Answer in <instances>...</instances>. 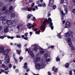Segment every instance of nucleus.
<instances>
[{"mask_svg":"<svg viewBox=\"0 0 75 75\" xmlns=\"http://www.w3.org/2000/svg\"><path fill=\"white\" fill-rule=\"evenodd\" d=\"M52 22V20L50 18H48V20L47 19L45 20V21L43 22V25H42L40 28V29L42 30V32H44L45 30V26L46 25V24L47 23V25L49 24V27H50L51 30L54 29V26H53V24Z\"/></svg>","mask_w":75,"mask_h":75,"instance_id":"nucleus-1","label":"nucleus"},{"mask_svg":"<svg viewBox=\"0 0 75 75\" xmlns=\"http://www.w3.org/2000/svg\"><path fill=\"white\" fill-rule=\"evenodd\" d=\"M5 25H6L5 26L4 31L5 33H6L9 31L8 28V27H9V25H11L12 26H16V25H17V21H15V20L8 21L7 22V23H6Z\"/></svg>","mask_w":75,"mask_h":75,"instance_id":"nucleus-2","label":"nucleus"},{"mask_svg":"<svg viewBox=\"0 0 75 75\" xmlns=\"http://www.w3.org/2000/svg\"><path fill=\"white\" fill-rule=\"evenodd\" d=\"M46 65V63L44 62H41V64L38 63L36 64L35 68L37 70H39L40 69L44 68Z\"/></svg>","mask_w":75,"mask_h":75,"instance_id":"nucleus-3","label":"nucleus"},{"mask_svg":"<svg viewBox=\"0 0 75 75\" xmlns=\"http://www.w3.org/2000/svg\"><path fill=\"white\" fill-rule=\"evenodd\" d=\"M74 34V33L73 32L71 31H69V32H67L64 35L65 36L66 39V41H67V40L68 39V40H71V39L70 38H71V39H73V35Z\"/></svg>","mask_w":75,"mask_h":75,"instance_id":"nucleus-4","label":"nucleus"},{"mask_svg":"<svg viewBox=\"0 0 75 75\" xmlns=\"http://www.w3.org/2000/svg\"><path fill=\"white\" fill-rule=\"evenodd\" d=\"M13 7L11 6L9 8V11L7 9L4 13L7 15H9L10 13H11L13 12Z\"/></svg>","mask_w":75,"mask_h":75,"instance_id":"nucleus-5","label":"nucleus"},{"mask_svg":"<svg viewBox=\"0 0 75 75\" xmlns=\"http://www.w3.org/2000/svg\"><path fill=\"white\" fill-rule=\"evenodd\" d=\"M66 42H68L69 45L71 47V50L74 51V48L73 46V45L72 44V43L71 40L68 39H67Z\"/></svg>","mask_w":75,"mask_h":75,"instance_id":"nucleus-6","label":"nucleus"},{"mask_svg":"<svg viewBox=\"0 0 75 75\" xmlns=\"http://www.w3.org/2000/svg\"><path fill=\"white\" fill-rule=\"evenodd\" d=\"M0 19L1 20H3V21L2 22L3 25H5V24H6V23H7V22L8 21H10V20H6V19H5L4 17L2 16H1Z\"/></svg>","mask_w":75,"mask_h":75,"instance_id":"nucleus-7","label":"nucleus"},{"mask_svg":"<svg viewBox=\"0 0 75 75\" xmlns=\"http://www.w3.org/2000/svg\"><path fill=\"white\" fill-rule=\"evenodd\" d=\"M33 59L34 62V63L36 64L37 63V62H39L40 61V57L35 58V57L33 58Z\"/></svg>","mask_w":75,"mask_h":75,"instance_id":"nucleus-8","label":"nucleus"},{"mask_svg":"<svg viewBox=\"0 0 75 75\" xmlns=\"http://www.w3.org/2000/svg\"><path fill=\"white\" fill-rule=\"evenodd\" d=\"M33 47H35L34 49V50L35 51H38V48H39L40 47L37 46V44H34L33 45Z\"/></svg>","mask_w":75,"mask_h":75,"instance_id":"nucleus-9","label":"nucleus"},{"mask_svg":"<svg viewBox=\"0 0 75 75\" xmlns=\"http://www.w3.org/2000/svg\"><path fill=\"white\" fill-rule=\"evenodd\" d=\"M70 27L71 24L70 23V22H67L65 23V26L64 27V28H68V27Z\"/></svg>","mask_w":75,"mask_h":75,"instance_id":"nucleus-10","label":"nucleus"},{"mask_svg":"<svg viewBox=\"0 0 75 75\" xmlns=\"http://www.w3.org/2000/svg\"><path fill=\"white\" fill-rule=\"evenodd\" d=\"M5 63L6 62L7 64L9 63L10 62V58H9V56H6L5 58Z\"/></svg>","mask_w":75,"mask_h":75,"instance_id":"nucleus-11","label":"nucleus"},{"mask_svg":"<svg viewBox=\"0 0 75 75\" xmlns=\"http://www.w3.org/2000/svg\"><path fill=\"white\" fill-rule=\"evenodd\" d=\"M21 9L23 11H24V10H26V11H31V9L30 8H29L27 7H26V8H21Z\"/></svg>","mask_w":75,"mask_h":75,"instance_id":"nucleus-12","label":"nucleus"},{"mask_svg":"<svg viewBox=\"0 0 75 75\" xmlns=\"http://www.w3.org/2000/svg\"><path fill=\"white\" fill-rule=\"evenodd\" d=\"M39 50H40V54H43L44 53H45V51L43 49V48L40 47L39 48Z\"/></svg>","mask_w":75,"mask_h":75,"instance_id":"nucleus-13","label":"nucleus"},{"mask_svg":"<svg viewBox=\"0 0 75 75\" xmlns=\"http://www.w3.org/2000/svg\"><path fill=\"white\" fill-rule=\"evenodd\" d=\"M9 50H6V51H4L3 52L4 55H8V53L9 52Z\"/></svg>","mask_w":75,"mask_h":75,"instance_id":"nucleus-14","label":"nucleus"},{"mask_svg":"<svg viewBox=\"0 0 75 75\" xmlns=\"http://www.w3.org/2000/svg\"><path fill=\"white\" fill-rule=\"evenodd\" d=\"M49 6L50 7H52V5L53 4V0H50L49 1Z\"/></svg>","mask_w":75,"mask_h":75,"instance_id":"nucleus-15","label":"nucleus"},{"mask_svg":"<svg viewBox=\"0 0 75 75\" xmlns=\"http://www.w3.org/2000/svg\"><path fill=\"white\" fill-rule=\"evenodd\" d=\"M64 7V11L66 12V13L67 14L68 13V8H67V5H63Z\"/></svg>","mask_w":75,"mask_h":75,"instance_id":"nucleus-16","label":"nucleus"},{"mask_svg":"<svg viewBox=\"0 0 75 75\" xmlns=\"http://www.w3.org/2000/svg\"><path fill=\"white\" fill-rule=\"evenodd\" d=\"M55 69V67H53L52 68V71H54V72H55V73H57V72H58V68H56Z\"/></svg>","mask_w":75,"mask_h":75,"instance_id":"nucleus-17","label":"nucleus"},{"mask_svg":"<svg viewBox=\"0 0 75 75\" xmlns=\"http://www.w3.org/2000/svg\"><path fill=\"white\" fill-rule=\"evenodd\" d=\"M4 51V47L0 46V52H2Z\"/></svg>","mask_w":75,"mask_h":75,"instance_id":"nucleus-18","label":"nucleus"},{"mask_svg":"<svg viewBox=\"0 0 75 75\" xmlns=\"http://www.w3.org/2000/svg\"><path fill=\"white\" fill-rule=\"evenodd\" d=\"M13 58H14V60L15 61V63L16 64H18V60L16 58H15V54H13Z\"/></svg>","mask_w":75,"mask_h":75,"instance_id":"nucleus-19","label":"nucleus"},{"mask_svg":"<svg viewBox=\"0 0 75 75\" xmlns=\"http://www.w3.org/2000/svg\"><path fill=\"white\" fill-rule=\"evenodd\" d=\"M38 29L36 28L35 29L34 31H36L35 32V34H40V30H39L38 31H37V30Z\"/></svg>","mask_w":75,"mask_h":75,"instance_id":"nucleus-20","label":"nucleus"},{"mask_svg":"<svg viewBox=\"0 0 75 75\" xmlns=\"http://www.w3.org/2000/svg\"><path fill=\"white\" fill-rule=\"evenodd\" d=\"M16 15L14 13H12L11 15V18H14Z\"/></svg>","mask_w":75,"mask_h":75,"instance_id":"nucleus-21","label":"nucleus"},{"mask_svg":"<svg viewBox=\"0 0 75 75\" xmlns=\"http://www.w3.org/2000/svg\"><path fill=\"white\" fill-rule=\"evenodd\" d=\"M30 54L32 57H35L34 54H33V52L32 51L30 52Z\"/></svg>","mask_w":75,"mask_h":75,"instance_id":"nucleus-22","label":"nucleus"},{"mask_svg":"<svg viewBox=\"0 0 75 75\" xmlns=\"http://www.w3.org/2000/svg\"><path fill=\"white\" fill-rule=\"evenodd\" d=\"M27 65V63L26 62H25L24 64V69H27V66L26 65Z\"/></svg>","mask_w":75,"mask_h":75,"instance_id":"nucleus-23","label":"nucleus"},{"mask_svg":"<svg viewBox=\"0 0 75 75\" xmlns=\"http://www.w3.org/2000/svg\"><path fill=\"white\" fill-rule=\"evenodd\" d=\"M2 72H5V74H8V72L7 71H5L3 70L2 69H1L0 70Z\"/></svg>","mask_w":75,"mask_h":75,"instance_id":"nucleus-24","label":"nucleus"},{"mask_svg":"<svg viewBox=\"0 0 75 75\" xmlns=\"http://www.w3.org/2000/svg\"><path fill=\"white\" fill-rule=\"evenodd\" d=\"M16 51L18 54V55H19V54H20L21 53V50H16Z\"/></svg>","mask_w":75,"mask_h":75,"instance_id":"nucleus-25","label":"nucleus"},{"mask_svg":"<svg viewBox=\"0 0 75 75\" xmlns=\"http://www.w3.org/2000/svg\"><path fill=\"white\" fill-rule=\"evenodd\" d=\"M35 4H34V3H33L31 5V7L30 8H30V9H31V11H32V9H33V6H34Z\"/></svg>","mask_w":75,"mask_h":75,"instance_id":"nucleus-26","label":"nucleus"},{"mask_svg":"<svg viewBox=\"0 0 75 75\" xmlns=\"http://www.w3.org/2000/svg\"><path fill=\"white\" fill-rule=\"evenodd\" d=\"M17 47H18V48H21V44L20 43H19L17 44Z\"/></svg>","mask_w":75,"mask_h":75,"instance_id":"nucleus-27","label":"nucleus"},{"mask_svg":"<svg viewBox=\"0 0 75 75\" xmlns=\"http://www.w3.org/2000/svg\"><path fill=\"white\" fill-rule=\"evenodd\" d=\"M56 59L57 61H60V58L58 57V56L57 57Z\"/></svg>","mask_w":75,"mask_h":75,"instance_id":"nucleus-28","label":"nucleus"},{"mask_svg":"<svg viewBox=\"0 0 75 75\" xmlns=\"http://www.w3.org/2000/svg\"><path fill=\"white\" fill-rule=\"evenodd\" d=\"M7 37L6 35L4 36H0V38L2 39H4V38H5V37Z\"/></svg>","mask_w":75,"mask_h":75,"instance_id":"nucleus-29","label":"nucleus"},{"mask_svg":"<svg viewBox=\"0 0 75 75\" xmlns=\"http://www.w3.org/2000/svg\"><path fill=\"white\" fill-rule=\"evenodd\" d=\"M69 65V64L68 63H66L65 64V68H68Z\"/></svg>","mask_w":75,"mask_h":75,"instance_id":"nucleus-30","label":"nucleus"},{"mask_svg":"<svg viewBox=\"0 0 75 75\" xmlns=\"http://www.w3.org/2000/svg\"><path fill=\"white\" fill-rule=\"evenodd\" d=\"M44 57H45V58H47V57H48V54L46 53L44 54Z\"/></svg>","mask_w":75,"mask_h":75,"instance_id":"nucleus-31","label":"nucleus"},{"mask_svg":"<svg viewBox=\"0 0 75 75\" xmlns=\"http://www.w3.org/2000/svg\"><path fill=\"white\" fill-rule=\"evenodd\" d=\"M31 15L29 14L27 16V17L28 19H29L31 18Z\"/></svg>","mask_w":75,"mask_h":75,"instance_id":"nucleus-32","label":"nucleus"},{"mask_svg":"<svg viewBox=\"0 0 75 75\" xmlns=\"http://www.w3.org/2000/svg\"><path fill=\"white\" fill-rule=\"evenodd\" d=\"M60 4H63L64 3V0H60Z\"/></svg>","mask_w":75,"mask_h":75,"instance_id":"nucleus-33","label":"nucleus"},{"mask_svg":"<svg viewBox=\"0 0 75 75\" xmlns=\"http://www.w3.org/2000/svg\"><path fill=\"white\" fill-rule=\"evenodd\" d=\"M6 9V7L4 6L2 8V11H5Z\"/></svg>","mask_w":75,"mask_h":75,"instance_id":"nucleus-34","label":"nucleus"},{"mask_svg":"<svg viewBox=\"0 0 75 75\" xmlns=\"http://www.w3.org/2000/svg\"><path fill=\"white\" fill-rule=\"evenodd\" d=\"M42 7H45L46 6V4H45V3H42Z\"/></svg>","mask_w":75,"mask_h":75,"instance_id":"nucleus-35","label":"nucleus"},{"mask_svg":"<svg viewBox=\"0 0 75 75\" xmlns=\"http://www.w3.org/2000/svg\"><path fill=\"white\" fill-rule=\"evenodd\" d=\"M61 34V33H59L57 34V36H58V37L59 38H61V35H60V34Z\"/></svg>","mask_w":75,"mask_h":75,"instance_id":"nucleus-36","label":"nucleus"},{"mask_svg":"<svg viewBox=\"0 0 75 75\" xmlns=\"http://www.w3.org/2000/svg\"><path fill=\"white\" fill-rule=\"evenodd\" d=\"M50 48H51L52 49H54V46L53 45L51 46L48 47V49H50Z\"/></svg>","mask_w":75,"mask_h":75,"instance_id":"nucleus-37","label":"nucleus"},{"mask_svg":"<svg viewBox=\"0 0 75 75\" xmlns=\"http://www.w3.org/2000/svg\"><path fill=\"white\" fill-rule=\"evenodd\" d=\"M31 26H29L28 27V28H29V29H31L32 27H34V25H32Z\"/></svg>","mask_w":75,"mask_h":75,"instance_id":"nucleus-38","label":"nucleus"},{"mask_svg":"<svg viewBox=\"0 0 75 75\" xmlns=\"http://www.w3.org/2000/svg\"><path fill=\"white\" fill-rule=\"evenodd\" d=\"M26 51H28V53H29L30 51V49H27L26 50Z\"/></svg>","mask_w":75,"mask_h":75,"instance_id":"nucleus-39","label":"nucleus"},{"mask_svg":"<svg viewBox=\"0 0 75 75\" xmlns=\"http://www.w3.org/2000/svg\"><path fill=\"white\" fill-rule=\"evenodd\" d=\"M23 57H19V59H20V60H21L19 61V62H21V60H23Z\"/></svg>","mask_w":75,"mask_h":75,"instance_id":"nucleus-40","label":"nucleus"},{"mask_svg":"<svg viewBox=\"0 0 75 75\" xmlns=\"http://www.w3.org/2000/svg\"><path fill=\"white\" fill-rule=\"evenodd\" d=\"M9 65V68H11V67H12V65L11 64H8Z\"/></svg>","mask_w":75,"mask_h":75,"instance_id":"nucleus-41","label":"nucleus"},{"mask_svg":"<svg viewBox=\"0 0 75 75\" xmlns=\"http://www.w3.org/2000/svg\"><path fill=\"white\" fill-rule=\"evenodd\" d=\"M50 61H51V59H46L47 62H50Z\"/></svg>","mask_w":75,"mask_h":75,"instance_id":"nucleus-42","label":"nucleus"},{"mask_svg":"<svg viewBox=\"0 0 75 75\" xmlns=\"http://www.w3.org/2000/svg\"><path fill=\"white\" fill-rule=\"evenodd\" d=\"M4 69H5V70H6L7 71V70H8V67L7 66H5L4 67Z\"/></svg>","mask_w":75,"mask_h":75,"instance_id":"nucleus-43","label":"nucleus"},{"mask_svg":"<svg viewBox=\"0 0 75 75\" xmlns=\"http://www.w3.org/2000/svg\"><path fill=\"white\" fill-rule=\"evenodd\" d=\"M35 20H36V19L35 18V17H33V19H32L33 21H35Z\"/></svg>","mask_w":75,"mask_h":75,"instance_id":"nucleus-44","label":"nucleus"},{"mask_svg":"<svg viewBox=\"0 0 75 75\" xmlns=\"http://www.w3.org/2000/svg\"><path fill=\"white\" fill-rule=\"evenodd\" d=\"M53 7L54 9H55V8H56L57 7V6H56V5H54L53 6Z\"/></svg>","mask_w":75,"mask_h":75,"instance_id":"nucleus-45","label":"nucleus"},{"mask_svg":"<svg viewBox=\"0 0 75 75\" xmlns=\"http://www.w3.org/2000/svg\"><path fill=\"white\" fill-rule=\"evenodd\" d=\"M69 74L70 75H72V71H70L69 72Z\"/></svg>","mask_w":75,"mask_h":75,"instance_id":"nucleus-46","label":"nucleus"},{"mask_svg":"<svg viewBox=\"0 0 75 75\" xmlns=\"http://www.w3.org/2000/svg\"><path fill=\"white\" fill-rule=\"evenodd\" d=\"M33 25V24H30V23H28L27 24V27H29V26H30V25Z\"/></svg>","mask_w":75,"mask_h":75,"instance_id":"nucleus-47","label":"nucleus"},{"mask_svg":"<svg viewBox=\"0 0 75 75\" xmlns=\"http://www.w3.org/2000/svg\"><path fill=\"white\" fill-rule=\"evenodd\" d=\"M40 3V1H36V3L37 4H39Z\"/></svg>","mask_w":75,"mask_h":75,"instance_id":"nucleus-48","label":"nucleus"},{"mask_svg":"<svg viewBox=\"0 0 75 75\" xmlns=\"http://www.w3.org/2000/svg\"><path fill=\"white\" fill-rule=\"evenodd\" d=\"M4 4V3L3 2H0V6H2Z\"/></svg>","mask_w":75,"mask_h":75,"instance_id":"nucleus-49","label":"nucleus"},{"mask_svg":"<svg viewBox=\"0 0 75 75\" xmlns=\"http://www.w3.org/2000/svg\"><path fill=\"white\" fill-rule=\"evenodd\" d=\"M61 13L62 16H64L65 15V13H64V12L63 11H61Z\"/></svg>","mask_w":75,"mask_h":75,"instance_id":"nucleus-50","label":"nucleus"},{"mask_svg":"<svg viewBox=\"0 0 75 75\" xmlns=\"http://www.w3.org/2000/svg\"><path fill=\"white\" fill-rule=\"evenodd\" d=\"M16 38H20V37H21L20 36V35H17L16 36Z\"/></svg>","mask_w":75,"mask_h":75,"instance_id":"nucleus-51","label":"nucleus"},{"mask_svg":"<svg viewBox=\"0 0 75 75\" xmlns=\"http://www.w3.org/2000/svg\"><path fill=\"white\" fill-rule=\"evenodd\" d=\"M40 52H39L36 55V57H38V55H40Z\"/></svg>","mask_w":75,"mask_h":75,"instance_id":"nucleus-52","label":"nucleus"},{"mask_svg":"<svg viewBox=\"0 0 75 75\" xmlns=\"http://www.w3.org/2000/svg\"><path fill=\"white\" fill-rule=\"evenodd\" d=\"M3 29V26H0V31H1Z\"/></svg>","mask_w":75,"mask_h":75,"instance_id":"nucleus-53","label":"nucleus"},{"mask_svg":"<svg viewBox=\"0 0 75 75\" xmlns=\"http://www.w3.org/2000/svg\"><path fill=\"white\" fill-rule=\"evenodd\" d=\"M64 15H63L62 17V20H64Z\"/></svg>","mask_w":75,"mask_h":75,"instance_id":"nucleus-54","label":"nucleus"},{"mask_svg":"<svg viewBox=\"0 0 75 75\" xmlns=\"http://www.w3.org/2000/svg\"><path fill=\"white\" fill-rule=\"evenodd\" d=\"M15 72L16 73H18V69H16L15 70Z\"/></svg>","mask_w":75,"mask_h":75,"instance_id":"nucleus-55","label":"nucleus"},{"mask_svg":"<svg viewBox=\"0 0 75 75\" xmlns=\"http://www.w3.org/2000/svg\"><path fill=\"white\" fill-rule=\"evenodd\" d=\"M17 28L18 29V30H19V29H20V26H19V25H18Z\"/></svg>","mask_w":75,"mask_h":75,"instance_id":"nucleus-56","label":"nucleus"},{"mask_svg":"<svg viewBox=\"0 0 75 75\" xmlns=\"http://www.w3.org/2000/svg\"><path fill=\"white\" fill-rule=\"evenodd\" d=\"M72 11L73 13H75V9H74L72 10Z\"/></svg>","mask_w":75,"mask_h":75,"instance_id":"nucleus-57","label":"nucleus"},{"mask_svg":"<svg viewBox=\"0 0 75 75\" xmlns=\"http://www.w3.org/2000/svg\"><path fill=\"white\" fill-rule=\"evenodd\" d=\"M38 7H42V4H39L38 5Z\"/></svg>","mask_w":75,"mask_h":75,"instance_id":"nucleus-58","label":"nucleus"},{"mask_svg":"<svg viewBox=\"0 0 75 75\" xmlns=\"http://www.w3.org/2000/svg\"><path fill=\"white\" fill-rule=\"evenodd\" d=\"M24 40H28V38L26 37L25 38H24Z\"/></svg>","mask_w":75,"mask_h":75,"instance_id":"nucleus-59","label":"nucleus"},{"mask_svg":"<svg viewBox=\"0 0 75 75\" xmlns=\"http://www.w3.org/2000/svg\"><path fill=\"white\" fill-rule=\"evenodd\" d=\"M27 35H28V33H27L25 34V37H27Z\"/></svg>","mask_w":75,"mask_h":75,"instance_id":"nucleus-60","label":"nucleus"},{"mask_svg":"<svg viewBox=\"0 0 75 75\" xmlns=\"http://www.w3.org/2000/svg\"><path fill=\"white\" fill-rule=\"evenodd\" d=\"M34 7H35V8H36V10H38V6H34Z\"/></svg>","mask_w":75,"mask_h":75,"instance_id":"nucleus-61","label":"nucleus"},{"mask_svg":"<svg viewBox=\"0 0 75 75\" xmlns=\"http://www.w3.org/2000/svg\"><path fill=\"white\" fill-rule=\"evenodd\" d=\"M48 75H51V73L50 72H48Z\"/></svg>","mask_w":75,"mask_h":75,"instance_id":"nucleus-62","label":"nucleus"},{"mask_svg":"<svg viewBox=\"0 0 75 75\" xmlns=\"http://www.w3.org/2000/svg\"><path fill=\"white\" fill-rule=\"evenodd\" d=\"M29 71H30V69H27L26 70L27 72H28Z\"/></svg>","mask_w":75,"mask_h":75,"instance_id":"nucleus-63","label":"nucleus"},{"mask_svg":"<svg viewBox=\"0 0 75 75\" xmlns=\"http://www.w3.org/2000/svg\"><path fill=\"white\" fill-rule=\"evenodd\" d=\"M33 0H29V3H31L32 2H33Z\"/></svg>","mask_w":75,"mask_h":75,"instance_id":"nucleus-64","label":"nucleus"}]
</instances>
